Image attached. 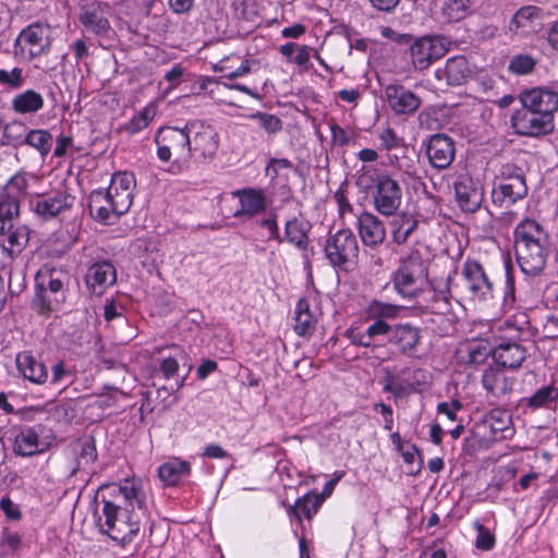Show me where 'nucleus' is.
Wrapping results in <instances>:
<instances>
[{
	"instance_id": "nucleus-51",
	"label": "nucleus",
	"mask_w": 558,
	"mask_h": 558,
	"mask_svg": "<svg viewBox=\"0 0 558 558\" xmlns=\"http://www.w3.org/2000/svg\"><path fill=\"white\" fill-rule=\"evenodd\" d=\"M293 169V163L287 158H270L265 173L270 178L271 181L276 180L281 175H286V172H289Z\"/></svg>"
},
{
	"instance_id": "nucleus-13",
	"label": "nucleus",
	"mask_w": 558,
	"mask_h": 558,
	"mask_svg": "<svg viewBox=\"0 0 558 558\" xmlns=\"http://www.w3.org/2000/svg\"><path fill=\"white\" fill-rule=\"evenodd\" d=\"M511 126L515 134L526 137H541L555 129L554 118L533 111L526 106L517 109L511 116Z\"/></svg>"
},
{
	"instance_id": "nucleus-7",
	"label": "nucleus",
	"mask_w": 558,
	"mask_h": 558,
	"mask_svg": "<svg viewBox=\"0 0 558 558\" xmlns=\"http://www.w3.org/2000/svg\"><path fill=\"white\" fill-rule=\"evenodd\" d=\"M518 324L521 327L508 325L509 335L500 336L498 343L493 349V360L504 368L517 369L527 356V349L520 339L521 329L527 324L524 314H521V320Z\"/></svg>"
},
{
	"instance_id": "nucleus-46",
	"label": "nucleus",
	"mask_w": 558,
	"mask_h": 558,
	"mask_svg": "<svg viewBox=\"0 0 558 558\" xmlns=\"http://www.w3.org/2000/svg\"><path fill=\"white\" fill-rule=\"evenodd\" d=\"M246 118L254 121L258 128L268 134H275L282 129L281 120L271 113L257 111L248 114Z\"/></svg>"
},
{
	"instance_id": "nucleus-40",
	"label": "nucleus",
	"mask_w": 558,
	"mask_h": 558,
	"mask_svg": "<svg viewBox=\"0 0 558 558\" xmlns=\"http://www.w3.org/2000/svg\"><path fill=\"white\" fill-rule=\"evenodd\" d=\"M417 228V220L410 214L397 215L391 221V235L397 244H404Z\"/></svg>"
},
{
	"instance_id": "nucleus-45",
	"label": "nucleus",
	"mask_w": 558,
	"mask_h": 558,
	"mask_svg": "<svg viewBox=\"0 0 558 558\" xmlns=\"http://www.w3.org/2000/svg\"><path fill=\"white\" fill-rule=\"evenodd\" d=\"M27 187V175L25 173L19 172L11 177V179L7 182L1 195L13 198L14 201H17V204H20L21 198L26 194Z\"/></svg>"
},
{
	"instance_id": "nucleus-56",
	"label": "nucleus",
	"mask_w": 558,
	"mask_h": 558,
	"mask_svg": "<svg viewBox=\"0 0 558 558\" xmlns=\"http://www.w3.org/2000/svg\"><path fill=\"white\" fill-rule=\"evenodd\" d=\"M216 70L225 71L226 73H225L223 77H226L228 80H233V78L241 77V76H244L245 74L250 73L251 68H250V61L243 60L241 62L240 66H238L235 70L229 71V66H227L225 64V62L221 61L220 64L216 66Z\"/></svg>"
},
{
	"instance_id": "nucleus-30",
	"label": "nucleus",
	"mask_w": 558,
	"mask_h": 558,
	"mask_svg": "<svg viewBox=\"0 0 558 558\" xmlns=\"http://www.w3.org/2000/svg\"><path fill=\"white\" fill-rule=\"evenodd\" d=\"M475 0H437L439 19L445 23H457L474 11Z\"/></svg>"
},
{
	"instance_id": "nucleus-39",
	"label": "nucleus",
	"mask_w": 558,
	"mask_h": 558,
	"mask_svg": "<svg viewBox=\"0 0 558 558\" xmlns=\"http://www.w3.org/2000/svg\"><path fill=\"white\" fill-rule=\"evenodd\" d=\"M542 19V10L535 5H526L517 11L513 15L510 29L521 33H529L535 27L536 22Z\"/></svg>"
},
{
	"instance_id": "nucleus-8",
	"label": "nucleus",
	"mask_w": 558,
	"mask_h": 558,
	"mask_svg": "<svg viewBox=\"0 0 558 558\" xmlns=\"http://www.w3.org/2000/svg\"><path fill=\"white\" fill-rule=\"evenodd\" d=\"M324 251L333 267L348 270L359 257L356 236L350 229L338 230L327 239Z\"/></svg>"
},
{
	"instance_id": "nucleus-25",
	"label": "nucleus",
	"mask_w": 558,
	"mask_h": 558,
	"mask_svg": "<svg viewBox=\"0 0 558 558\" xmlns=\"http://www.w3.org/2000/svg\"><path fill=\"white\" fill-rule=\"evenodd\" d=\"M116 280V268L109 262L93 264L85 275V282L88 289L97 295L102 294Z\"/></svg>"
},
{
	"instance_id": "nucleus-26",
	"label": "nucleus",
	"mask_w": 558,
	"mask_h": 558,
	"mask_svg": "<svg viewBox=\"0 0 558 558\" xmlns=\"http://www.w3.org/2000/svg\"><path fill=\"white\" fill-rule=\"evenodd\" d=\"M357 229L362 242L366 246L375 247L385 241V223L369 211H363L357 217Z\"/></svg>"
},
{
	"instance_id": "nucleus-44",
	"label": "nucleus",
	"mask_w": 558,
	"mask_h": 558,
	"mask_svg": "<svg viewBox=\"0 0 558 558\" xmlns=\"http://www.w3.org/2000/svg\"><path fill=\"white\" fill-rule=\"evenodd\" d=\"M24 142L37 149L41 156H47L52 147V135L47 130H31Z\"/></svg>"
},
{
	"instance_id": "nucleus-57",
	"label": "nucleus",
	"mask_w": 558,
	"mask_h": 558,
	"mask_svg": "<svg viewBox=\"0 0 558 558\" xmlns=\"http://www.w3.org/2000/svg\"><path fill=\"white\" fill-rule=\"evenodd\" d=\"M462 409V404L458 400L452 402H440L437 405V411L440 414L446 415L450 421L457 420V412Z\"/></svg>"
},
{
	"instance_id": "nucleus-55",
	"label": "nucleus",
	"mask_w": 558,
	"mask_h": 558,
	"mask_svg": "<svg viewBox=\"0 0 558 558\" xmlns=\"http://www.w3.org/2000/svg\"><path fill=\"white\" fill-rule=\"evenodd\" d=\"M21 546V536L10 530H4L0 538V547L4 554L16 551Z\"/></svg>"
},
{
	"instance_id": "nucleus-64",
	"label": "nucleus",
	"mask_w": 558,
	"mask_h": 558,
	"mask_svg": "<svg viewBox=\"0 0 558 558\" xmlns=\"http://www.w3.org/2000/svg\"><path fill=\"white\" fill-rule=\"evenodd\" d=\"M494 544V536L489 532L481 530L476 537V547L482 550H489L490 548H493Z\"/></svg>"
},
{
	"instance_id": "nucleus-12",
	"label": "nucleus",
	"mask_w": 558,
	"mask_h": 558,
	"mask_svg": "<svg viewBox=\"0 0 558 558\" xmlns=\"http://www.w3.org/2000/svg\"><path fill=\"white\" fill-rule=\"evenodd\" d=\"M450 40L444 36H423L410 47L411 60L416 70H425L442 58L450 49Z\"/></svg>"
},
{
	"instance_id": "nucleus-15",
	"label": "nucleus",
	"mask_w": 558,
	"mask_h": 558,
	"mask_svg": "<svg viewBox=\"0 0 558 558\" xmlns=\"http://www.w3.org/2000/svg\"><path fill=\"white\" fill-rule=\"evenodd\" d=\"M192 140V156L198 158H213L220 145L218 131L202 121H192L186 124Z\"/></svg>"
},
{
	"instance_id": "nucleus-58",
	"label": "nucleus",
	"mask_w": 558,
	"mask_h": 558,
	"mask_svg": "<svg viewBox=\"0 0 558 558\" xmlns=\"http://www.w3.org/2000/svg\"><path fill=\"white\" fill-rule=\"evenodd\" d=\"M311 51V47L306 45H299L295 51L296 54L293 59V61L305 71L310 69Z\"/></svg>"
},
{
	"instance_id": "nucleus-54",
	"label": "nucleus",
	"mask_w": 558,
	"mask_h": 558,
	"mask_svg": "<svg viewBox=\"0 0 558 558\" xmlns=\"http://www.w3.org/2000/svg\"><path fill=\"white\" fill-rule=\"evenodd\" d=\"M7 233L10 247H4V250L8 251L10 255H13L15 251H21L27 243L26 232L24 229L13 230L12 228Z\"/></svg>"
},
{
	"instance_id": "nucleus-24",
	"label": "nucleus",
	"mask_w": 558,
	"mask_h": 558,
	"mask_svg": "<svg viewBox=\"0 0 558 558\" xmlns=\"http://www.w3.org/2000/svg\"><path fill=\"white\" fill-rule=\"evenodd\" d=\"M515 378L508 376L499 365H489L482 374V386L493 397L501 398L513 390Z\"/></svg>"
},
{
	"instance_id": "nucleus-41",
	"label": "nucleus",
	"mask_w": 558,
	"mask_h": 558,
	"mask_svg": "<svg viewBox=\"0 0 558 558\" xmlns=\"http://www.w3.org/2000/svg\"><path fill=\"white\" fill-rule=\"evenodd\" d=\"M20 204L17 201L0 194V234L13 228L14 220L19 218Z\"/></svg>"
},
{
	"instance_id": "nucleus-27",
	"label": "nucleus",
	"mask_w": 558,
	"mask_h": 558,
	"mask_svg": "<svg viewBox=\"0 0 558 558\" xmlns=\"http://www.w3.org/2000/svg\"><path fill=\"white\" fill-rule=\"evenodd\" d=\"M88 207L90 215L105 225L114 223L117 219L124 215L123 211L118 210L116 203L111 202L102 191H94L90 194Z\"/></svg>"
},
{
	"instance_id": "nucleus-20",
	"label": "nucleus",
	"mask_w": 558,
	"mask_h": 558,
	"mask_svg": "<svg viewBox=\"0 0 558 558\" xmlns=\"http://www.w3.org/2000/svg\"><path fill=\"white\" fill-rule=\"evenodd\" d=\"M434 296L432 301V312L436 315L451 314L452 298L462 296L459 284L451 282V277L438 278L432 281Z\"/></svg>"
},
{
	"instance_id": "nucleus-60",
	"label": "nucleus",
	"mask_w": 558,
	"mask_h": 558,
	"mask_svg": "<svg viewBox=\"0 0 558 558\" xmlns=\"http://www.w3.org/2000/svg\"><path fill=\"white\" fill-rule=\"evenodd\" d=\"M70 50L74 53L75 63L80 64L89 54L88 47L83 39H76L70 45Z\"/></svg>"
},
{
	"instance_id": "nucleus-38",
	"label": "nucleus",
	"mask_w": 558,
	"mask_h": 558,
	"mask_svg": "<svg viewBox=\"0 0 558 558\" xmlns=\"http://www.w3.org/2000/svg\"><path fill=\"white\" fill-rule=\"evenodd\" d=\"M308 225L307 222L293 218L286 222L284 239L300 251L308 247Z\"/></svg>"
},
{
	"instance_id": "nucleus-48",
	"label": "nucleus",
	"mask_w": 558,
	"mask_h": 558,
	"mask_svg": "<svg viewBox=\"0 0 558 558\" xmlns=\"http://www.w3.org/2000/svg\"><path fill=\"white\" fill-rule=\"evenodd\" d=\"M25 83L24 71L15 66L12 70L0 69V85L10 89H19Z\"/></svg>"
},
{
	"instance_id": "nucleus-63",
	"label": "nucleus",
	"mask_w": 558,
	"mask_h": 558,
	"mask_svg": "<svg viewBox=\"0 0 558 558\" xmlns=\"http://www.w3.org/2000/svg\"><path fill=\"white\" fill-rule=\"evenodd\" d=\"M160 369H161L165 378L169 379L170 377H172L177 374V372L179 369V363L173 357H167L161 361Z\"/></svg>"
},
{
	"instance_id": "nucleus-21",
	"label": "nucleus",
	"mask_w": 558,
	"mask_h": 558,
	"mask_svg": "<svg viewBox=\"0 0 558 558\" xmlns=\"http://www.w3.org/2000/svg\"><path fill=\"white\" fill-rule=\"evenodd\" d=\"M74 197L66 192H57L51 195L40 196L32 201L34 213L41 219L54 218L62 211L72 207Z\"/></svg>"
},
{
	"instance_id": "nucleus-61",
	"label": "nucleus",
	"mask_w": 558,
	"mask_h": 558,
	"mask_svg": "<svg viewBox=\"0 0 558 558\" xmlns=\"http://www.w3.org/2000/svg\"><path fill=\"white\" fill-rule=\"evenodd\" d=\"M378 137L380 141V145L387 150H390V149L397 147V145H398V138H397L395 132L390 128L384 129L379 133Z\"/></svg>"
},
{
	"instance_id": "nucleus-43",
	"label": "nucleus",
	"mask_w": 558,
	"mask_h": 558,
	"mask_svg": "<svg viewBox=\"0 0 558 558\" xmlns=\"http://www.w3.org/2000/svg\"><path fill=\"white\" fill-rule=\"evenodd\" d=\"M157 113V106L153 102L144 107L137 114L124 124V131L129 134H135L146 129L154 120Z\"/></svg>"
},
{
	"instance_id": "nucleus-36",
	"label": "nucleus",
	"mask_w": 558,
	"mask_h": 558,
	"mask_svg": "<svg viewBox=\"0 0 558 558\" xmlns=\"http://www.w3.org/2000/svg\"><path fill=\"white\" fill-rule=\"evenodd\" d=\"M191 473V464L179 458H173L158 468L159 478L168 486L179 483V481Z\"/></svg>"
},
{
	"instance_id": "nucleus-59",
	"label": "nucleus",
	"mask_w": 558,
	"mask_h": 558,
	"mask_svg": "<svg viewBox=\"0 0 558 558\" xmlns=\"http://www.w3.org/2000/svg\"><path fill=\"white\" fill-rule=\"evenodd\" d=\"M0 508L10 520H19L21 518V511L19 507L9 498L3 497L0 501Z\"/></svg>"
},
{
	"instance_id": "nucleus-5",
	"label": "nucleus",
	"mask_w": 558,
	"mask_h": 558,
	"mask_svg": "<svg viewBox=\"0 0 558 558\" xmlns=\"http://www.w3.org/2000/svg\"><path fill=\"white\" fill-rule=\"evenodd\" d=\"M400 311L401 307L398 305L374 300L366 308L368 318L373 320L372 324L364 331L351 326L345 330L344 336L354 345L374 350L379 347L380 341L381 332L377 331L378 326L388 324L387 319L397 318Z\"/></svg>"
},
{
	"instance_id": "nucleus-33",
	"label": "nucleus",
	"mask_w": 558,
	"mask_h": 558,
	"mask_svg": "<svg viewBox=\"0 0 558 558\" xmlns=\"http://www.w3.org/2000/svg\"><path fill=\"white\" fill-rule=\"evenodd\" d=\"M72 451L76 461V466L72 470V474L87 470L97 460L96 445L92 437L82 438L75 441L72 445Z\"/></svg>"
},
{
	"instance_id": "nucleus-17",
	"label": "nucleus",
	"mask_w": 558,
	"mask_h": 558,
	"mask_svg": "<svg viewBox=\"0 0 558 558\" xmlns=\"http://www.w3.org/2000/svg\"><path fill=\"white\" fill-rule=\"evenodd\" d=\"M519 100L535 112L554 118L558 111V93L546 87H534L520 94Z\"/></svg>"
},
{
	"instance_id": "nucleus-1",
	"label": "nucleus",
	"mask_w": 558,
	"mask_h": 558,
	"mask_svg": "<svg viewBox=\"0 0 558 558\" xmlns=\"http://www.w3.org/2000/svg\"><path fill=\"white\" fill-rule=\"evenodd\" d=\"M100 492L102 508L98 525L101 532L121 544L132 542L144 517L146 494L142 481L126 478L104 485Z\"/></svg>"
},
{
	"instance_id": "nucleus-31",
	"label": "nucleus",
	"mask_w": 558,
	"mask_h": 558,
	"mask_svg": "<svg viewBox=\"0 0 558 558\" xmlns=\"http://www.w3.org/2000/svg\"><path fill=\"white\" fill-rule=\"evenodd\" d=\"M45 106L43 95L34 89L16 94L11 100L12 110L19 114H34Z\"/></svg>"
},
{
	"instance_id": "nucleus-32",
	"label": "nucleus",
	"mask_w": 558,
	"mask_h": 558,
	"mask_svg": "<svg viewBox=\"0 0 558 558\" xmlns=\"http://www.w3.org/2000/svg\"><path fill=\"white\" fill-rule=\"evenodd\" d=\"M84 27L96 36L107 37L111 32L108 19L102 14L99 7H86L80 16Z\"/></svg>"
},
{
	"instance_id": "nucleus-18",
	"label": "nucleus",
	"mask_w": 558,
	"mask_h": 558,
	"mask_svg": "<svg viewBox=\"0 0 558 558\" xmlns=\"http://www.w3.org/2000/svg\"><path fill=\"white\" fill-rule=\"evenodd\" d=\"M456 198L463 211L474 213L483 201V189L468 173L460 174L454 182Z\"/></svg>"
},
{
	"instance_id": "nucleus-9",
	"label": "nucleus",
	"mask_w": 558,
	"mask_h": 558,
	"mask_svg": "<svg viewBox=\"0 0 558 558\" xmlns=\"http://www.w3.org/2000/svg\"><path fill=\"white\" fill-rule=\"evenodd\" d=\"M374 208L383 216H392L402 202V189L397 180L387 173H379L374 180L372 193Z\"/></svg>"
},
{
	"instance_id": "nucleus-50",
	"label": "nucleus",
	"mask_w": 558,
	"mask_h": 558,
	"mask_svg": "<svg viewBox=\"0 0 558 558\" xmlns=\"http://www.w3.org/2000/svg\"><path fill=\"white\" fill-rule=\"evenodd\" d=\"M507 274H506V283H505V291H504V298H502V311L505 313H511L512 311L517 310V299H515V289H514V280L512 275L509 270V265L507 264Z\"/></svg>"
},
{
	"instance_id": "nucleus-19",
	"label": "nucleus",
	"mask_w": 558,
	"mask_h": 558,
	"mask_svg": "<svg viewBox=\"0 0 558 558\" xmlns=\"http://www.w3.org/2000/svg\"><path fill=\"white\" fill-rule=\"evenodd\" d=\"M426 154L429 163L435 169H447L456 156V147L452 138L445 134H435L430 137Z\"/></svg>"
},
{
	"instance_id": "nucleus-37",
	"label": "nucleus",
	"mask_w": 558,
	"mask_h": 558,
	"mask_svg": "<svg viewBox=\"0 0 558 558\" xmlns=\"http://www.w3.org/2000/svg\"><path fill=\"white\" fill-rule=\"evenodd\" d=\"M294 330L299 336H311L317 324V315L314 314L306 300H299L295 305Z\"/></svg>"
},
{
	"instance_id": "nucleus-16",
	"label": "nucleus",
	"mask_w": 558,
	"mask_h": 558,
	"mask_svg": "<svg viewBox=\"0 0 558 558\" xmlns=\"http://www.w3.org/2000/svg\"><path fill=\"white\" fill-rule=\"evenodd\" d=\"M135 177L132 172L119 171L112 174L110 185L105 192L119 211L126 214L133 204Z\"/></svg>"
},
{
	"instance_id": "nucleus-3",
	"label": "nucleus",
	"mask_w": 558,
	"mask_h": 558,
	"mask_svg": "<svg viewBox=\"0 0 558 558\" xmlns=\"http://www.w3.org/2000/svg\"><path fill=\"white\" fill-rule=\"evenodd\" d=\"M157 157L162 162H171L173 168L182 170L189 167L192 158V140L186 125L160 128L154 138Z\"/></svg>"
},
{
	"instance_id": "nucleus-10",
	"label": "nucleus",
	"mask_w": 558,
	"mask_h": 558,
	"mask_svg": "<svg viewBox=\"0 0 558 558\" xmlns=\"http://www.w3.org/2000/svg\"><path fill=\"white\" fill-rule=\"evenodd\" d=\"M461 276L462 294L465 292L472 300L477 301H486L493 296L494 283L480 262L468 258L462 265Z\"/></svg>"
},
{
	"instance_id": "nucleus-52",
	"label": "nucleus",
	"mask_w": 558,
	"mask_h": 558,
	"mask_svg": "<svg viewBox=\"0 0 558 558\" xmlns=\"http://www.w3.org/2000/svg\"><path fill=\"white\" fill-rule=\"evenodd\" d=\"M488 423L494 433H512L510 428L511 416L507 412L493 411L489 414Z\"/></svg>"
},
{
	"instance_id": "nucleus-6",
	"label": "nucleus",
	"mask_w": 558,
	"mask_h": 558,
	"mask_svg": "<svg viewBox=\"0 0 558 558\" xmlns=\"http://www.w3.org/2000/svg\"><path fill=\"white\" fill-rule=\"evenodd\" d=\"M529 187L521 168L504 165L495 178L492 199L495 205L508 207L526 197Z\"/></svg>"
},
{
	"instance_id": "nucleus-11",
	"label": "nucleus",
	"mask_w": 558,
	"mask_h": 558,
	"mask_svg": "<svg viewBox=\"0 0 558 558\" xmlns=\"http://www.w3.org/2000/svg\"><path fill=\"white\" fill-rule=\"evenodd\" d=\"M51 27L47 23H33L15 39V48L29 60L47 53L51 46Z\"/></svg>"
},
{
	"instance_id": "nucleus-35",
	"label": "nucleus",
	"mask_w": 558,
	"mask_h": 558,
	"mask_svg": "<svg viewBox=\"0 0 558 558\" xmlns=\"http://www.w3.org/2000/svg\"><path fill=\"white\" fill-rule=\"evenodd\" d=\"M442 73L449 85H462L471 76L469 62L463 56H456L447 60Z\"/></svg>"
},
{
	"instance_id": "nucleus-29",
	"label": "nucleus",
	"mask_w": 558,
	"mask_h": 558,
	"mask_svg": "<svg viewBox=\"0 0 558 558\" xmlns=\"http://www.w3.org/2000/svg\"><path fill=\"white\" fill-rule=\"evenodd\" d=\"M64 301L65 289L63 280L50 276L47 290L43 294L37 295L35 304L41 314H48L58 311Z\"/></svg>"
},
{
	"instance_id": "nucleus-49",
	"label": "nucleus",
	"mask_w": 558,
	"mask_h": 558,
	"mask_svg": "<svg viewBox=\"0 0 558 558\" xmlns=\"http://www.w3.org/2000/svg\"><path fill=\"white\" fill-rule=\"evenodd\" d=\"M558 397V392L553 386L541 387L529 399L527 405L534 409L547 405Z\"/></svg>"
},
{
	"instance_id": "nucleus-34",
	"label": "nucleus",
	"mask_w": 558,
	"mask_h": 558,
	"mask_svg": "<svg viewBox=\"0 0 558 558\" xmlns=\"http://www.w3.org/2000/svg\"><path fill=\"white\" fill-rule=\"evenodd\" d=\"M38 433L33 427L21 428L14 438L13 451L21 457H31L41 451Z\"/></svg>"
},
{
	"instance_id": "nucleus-62",
	"label": "nucleus",
	"mask_w": 558,
	"mask_h": 558,
	"mask_svg": "<svg viewBox=\"0 0 558 558\" xmlns=\"http://www.w3.org/2000/svg\"><path fill=\"white\" fill-rule=\"evenodd\" d=\"M259 225L268 230L269 239L277 240L279 242L283 241V239L280 238L279 234V228L276 220V216H270L268 218L260 220Z\"/></svg>"
},
{
	"instance_id": "nucleus-23",
	"label": "nucleus",
	"mask_w": 558,
	"mask_h": 558,
	"mask_svg": "<svg viewBox=\"0 0 558 558\" xmlns=\"http://www.w3.org/2000/svg\"><path fill=\"white\" fill-rule=\"evenodd\" d=\"M385 96L390 108L397 114H411L415 112L421 105L418 96L398 84L387 85L385 87Z\"/></svg>"
},
{
	"instance_id": "nucleus-22",
	"label": "nucleus",
	"mask_w": 558,
	"mask_h": 558,
	"mask_svg": "<svg viewBox=\"0 0 558 558\" xmlns=\"http://www.w3.org/2000/svg\"><path fill=\"white\" fill-rule=\"evenodd\" d=\"M231 195L240 203V208L234 214L235 217L252 218L262 214L267 207V198L263 190L245 187L233 191Z\"/></svg>"
},
{
	"instance_id": "nucleus-47",
	"label": "nucleus",
	"mask_w": 558,
	"mask_h": 558,
	"mask_svg": "<svg viewBox=\"0 0 558 558\" xmlns=\"http://www.w3.org/2000/svg\"><path fill=\"white\" fill-rule=\"evenodd\" d=\"M323 504V498L317 495H306L303 498L296 500L294 507L290 508V511L296 515L301 511L307 519H311Z\"/></svg>"
},
{
	"instance_id": "nucleus-2",
	"label": "nucleus",
	"mask_w": 558,
	"mask_h": 558,
	"mask_svg": "<svg viewBox=\"0 0 558 558\" xmlns=\"http://www.w3.org/2000/svg\"><path fill=\"white\" fill-rule=\"evenodd\" d=\"M514 252L517 262L525 275L541 274L549 254L547 232L534 219L524 218L514 228Z\"/></svg>"
},
{
	"instance_id": "nucleus-53",
	"label": "nucleus",
	"mask_w": 558,
	"mask_h": 558,
	"mask_svg": "<svg viewBox=\"0 0 558 558\" xmlns=\"http://www.w3.org/2000/svg\"><path fill=\"white\" fill-rule=\"evenodd\" d=\"M534 59L526 54L515 56L509 63V70L520 75L530 73L534 69Z\"/></svg>"
},
{
	"instance_id": "nucleus-14",
	"label": "nucleus",
	"mask_w": 558,
	"mask_h": 558,
	"mask_svg": "<svg viewBox=\"0 0 558 558\" xmlns=\"http://www.w3.org/2000/svg\"><path fill=\"white\" fill-rule=\"evenodd\" d=\"M377 331L381 332L380 339L387 337V342L403 355L412 354L422 340L420 327L411 323L380 324Z\"/></svg>"
},
{
	"instance_id": "nucleus-28",
	"label": "nucleus",
	"mask_w": 558,
	"mask_h": 558,
	"mask_svg": "<svg viewBox=\"0 0 558 558\" xmlns=\"http://www.w3.org/2000/svg\"><path fill=\"white\" fill-rule=\"evenodd\" d=\"M15 364L19 373L28 381L36 385H44L48 380L46 365L38 361L29 351L16 354Z\"/></svg>"
},
{
	"instance_id": "nucleus-4",
	"label": "nucleus",
	"mask_w": 558,
	"mask_h": 558,
	"mask_svg": "<svg viewBox=\"0 0 558 558\" xmlns=\"http://www.w3.org/2000/svg\"><path fill=\"white\" fill-rule=\"evenodd\" d=\"M428 263L418 251H411L400 259L391 280L395 290L403 298L414 299L425 288L428 279Z\"/></svg>"
},
{
	"instance_id": "nucleus-42",
	"label": "nucleus",
	"mask_w": 558,
	"mask_h": 558,
	"mask_svg": "<svg viewBox=\"0 0 558 558\" xmlns=\"http://www.w3.org/2000/svg\"><path fill=\"white\" fill-rule=\"evenodd\" d=\"M493 349L488 342H470L464 345L461 350L462 360L466 364H481L483 363L489 354L493 355Z\"/></svg>"
}]
</instances>
